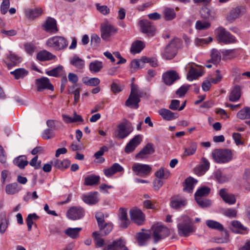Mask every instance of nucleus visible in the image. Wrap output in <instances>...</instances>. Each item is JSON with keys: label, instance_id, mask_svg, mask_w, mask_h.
<instances>
[{"label": "nucleus", "instance_id": "f257e3e1", "mask_svg": "<svg viewBox=\"0 0 250 250\" xmlns=\"http://www.w3.org/2000/svg\"><path fill=\"white\" fill-rule=\"evenodd\" d=\"M178 233L181 237H187L195 232L196 228L188 216L183 215L178 219Z\"/></svg>", "mask_w": 250, "mask_h": 250}, {"label": "nucleus", "instance_id": "f03ea898", "mask_svg": "<svg viewBox=\"0 0 250 250\" xmlns=\"http://www.w3.org/2000/svg\"><path fill=\"white\" fill-rule=\"evenodd\" d=\"M212 156L217 163H226L232 159V154L228 149H217L212 152Z\"/></svg>", "mask_w": 250, "mask_h": 250}, {"label": "nucleus", "instance_id": "7ed1b4c3", "mask_svg": "<svg viewBox=\"0 0 250 250\" xmlns=\"http://www.w3.org/2000/svg\"><path fill=\"white\" fill-rule=\"evenodd\" d=\"M217 41L224 44H231L236 42V38L223 27H219L215 30Z\"/></svg>", "mask_w": 250, "mask_h": 250}, {"label": "nucleus", "instance_id": "20e7f679", "mask_svg": "<svg viewBox=\"0 0 250 250\" xmlns=\"http://www.w3.org/2000/svg\"><path fill=\"white\" fill-rule=\"evenodd\" d=\"M133 129V128L131 123L125 120L117 125L116 129L113 133V135L117 138L123 139L128 136L132 131Z\"/></svg>", "mask_w": 250, "mask_h": 250}, {"label": "nucleus", "instance_id": "39448f33", "mask_svg": "<svg viewBox=\"0 0 250 250\" xmlns=\"http://www.w3.org/2000/svg\"><path fill=\"white\" fill-rule=\"evenodd\" d=\"M46 45L56 51H61L67 47L68 42L66 39L63 37L54 36L46 41Z\"/></svg>", "mask_w": 250, "mask_h": 250}, {"label": "nucleus", "instance_id": "423d86ee", "mask_svg": "<svg viewBox=\"0 0 250 250\" xmlns=\"http://www.w3.org/2000/svg\"><path fill=\"white\" fill-rule=\"evenodd\" d=\"M153 230L152 236L154 238V242L157 243L161 239H164L170 234L169 229L164 225H154L152 227Z\"/></svg>", "mask_w": 250, "mask_h": 250}, {"label": "nucleus", "instance_id": "0eeeda50", "mask_svg": "<svg viewBox=\"0 0 250 250\" xmlns=\"http://www.w3.org/2000/svg\"><path fill=\"white\" fill-rule=\"evenodd\" d=\"M132 169L136 175L146 177L150 174L152 168L148 165L134 163L132 167Z\"/></svg>", "mask_w": 250, "mask_h": 250}, {"label": "nucleus", "instance_id": "6e6552de", "mask_svg": "<svg viewBox=\"0 0 250 250\" xmlns=\"http://www.w3.org/2000/svg\"><path fill=\"white\" fill-rule=\"evenodd\" d=\"M139 26L141 31L147 36H153L156 33V28L152 23L147 20H142L139 21Z\"/></svg>", "mask_w": 250, "mask_h": 250}, {"label": "nucleus", "instance_id": "1a4fd4ad", "mask_svg": "<svg viewBox=\"0 0 250 250\" xmlns=\"http://www.w3.org/2000/svg\"><path fill=\"white\" fill-rule=\"evenodd\" d=\"M84 214V209L80 207H72L70 208L66 213L67 217L72 220H76L82 218Z\"/></svg>", "mask_w": 250, "mask_h": 250}, {"label": "nucleus", "instance_id": "9d476101", "mask_svg": "<svg viewBox=\"0 0 250 250\" xmlns=\"http://www.w3.org/2000/svg\"><path fill=\"white\" fill-rule=\"evenodd\" d=\"M117 31L116 28L108 23L103 24L101 27V38L105 41H108L109 38Z\"/></svg>", "mask_w": 250, "mask_h": 250}, {"label": "nucleus", "instance_id": "9b49d317", "mask_svg": "<svg viewBox=\"0 0 250 250\" xmlns=\"http://www.w3.org/2000/svg\"><path fill=\"white\" fill-rule=\"evenodd\" d=\"M187 204V199L179 195H175L170 198V207L175 209H180L185 207Z\"/></svg>", "mask_w": 250, "mask_h": 250}, {"label": "nucleus", "instance_id": "f8f14e48", "mask_svg": "<svg viewBox=\"0 0 250 250\" xmlns=\"http://www.w3.org/2000/svg\"><path fill=\"white\" fill-rule=\"evenodd\" d=\"M36 84L37 90L42 91L44 89H48L53 91L54 87L51 83L49 79L47 77H42L36 80Z\"/></svg>", "mask_w": 250, "mask_h": 250}, {"label": "nucleus", "instance_id": "ddd939ff", "mask_svg": "<svg viewBox=\"0 0 250 250\" xmlns=\"http://www.w3.org/2000/svg\"><path fill=\"white\" fill-rule=\"evenodd\" d=\"M131 220L137 224L141 225L145 221V215L142 211L139 209H132L129 211Z\"/></svg>", "mask_w": 250, "mask_h": 250}, {"label": "nucleus", "instance_id": "4468645a", "mask_svg": "<svg viewBox=\"0 0 250 250\" xmlns=\"http://www.w3.org/2000/svg\"><path fill=\"white\" fill-rule=\"evenodd\" d=\"M246 12L245 8L243 6H239L232 9L227 17L228 21L232 22L236 19L242 16Z\"/></svg>", "mask_w": 250, "mask_h": 250}, {"label": "nucleus", "instance_id": "2eb2a0df", "mask_svg": "<svg viewBox=\"0 0 250 250\" xmlns=\"http://www.w3.org/2000/svg\"><path fill=\"white\" fill-rule=\"evenodd\" d=\"M179 79L180 77L178 73L174 70L167 71L163 75V79L165 83L168 85H171Z\"/></svg>", "mask_w": 250, "mask_h": 250}, {"label": "nucleus", "instance_id": "dca6fc26", "mask_svg": "<svg viewBox=\"0 0 250 250\" xmlns=\"http://www.w3.org/2000/svg\"><path fill=\"white\" fill-rule=\"evenodd\" d=\"M177 49L174 42H171L167 44L163 53V57L166 59H171L176 54Z\"/></svg>", "mask_w": 250, "mask_h": 250}, {"label": "nucleus", "instance_id": "f3484780", "mask_svg": "<svg viewBox=\"0 0 250 250\" xmlns=\"http://www.w3.org/2000/svg\"><path fill=\"white\" fill-rule=\"evenodd\" d=\"M154 152V148L152 144H147L146 146L136 155V159H143L147 158L149 155Z\"/></svg>", "mask_w": 250, "mask_h": 250}, {"label": "nucleus", "instance_id": "a211bd4d", "mask_svg": "<svg viewBox=\"0 0 250 250\" xmlns=\"http://www.w3.org/2000/svg\"><path fill=\"white\" fill-rule=\"evenodd\" d=\"M158 113L164 120L168 121L175 120L179 116L178 113L173 112L166 108L159 109Z\"/></svg>", "mask_w": 250, "mask_h": 250}, {"label": "nucleus", "instance_id": "6ab92c4d", "mask_svg": "<svg viewBox=\"0 0 250 250\" xmlns=\"http://www.w3.org/2000/svg\"><path fill=\"white\" fill-rule=\"evenodd\" d=\"M151 238V233L149 231L139 232L136 234L135 238L138 244L142 246L146 245Z\"/></svg>", "mask_w": 250, "mask_h": 250}, {"label": "nucleus", "instance_id": "aec40b11", "mask_svg": "<svg viewBox=\"0 0 250 250\" xmlns=\"http://www.w3.org/2000/svg\"><path fill=\"white\" fill-rule=\"evenodd\" d=\"M104 250H128L125 245V242L121 239L116 240L107 247Z\"/></svg>", "mask_w": 250, "mask_h": 250}, {"label": "nucleus", "instance_id": "412c9836", "mask_svg": "<svg viewBox=\"0 0 250 250\" xmlns=\"http://www.w3.org/2000/svg\"><path fill=\"white\" fill-rule=\"evenodd\" d=\"M42 26L43 29L48 32L56 33L58 31L56 21L51 18H48Z\"/></svg>", "mask_w": 250, "mask_h": 250}, {"label": "nucleus", "instance_id": "4be33fe9", "mask_svg": "<svg viewBox=\"0 0 250 250\" xmlns=\"http://www.w3.org/2000/svg\"><path fill=\"white\" fill-rule=\"evenodd\" d=\"M141 95H129L125 102V105L130 108H138L140 102Z\"/></svg>", "mask_w": 250, "mask_h": 250}, {"label": "nucleus", "instance_id": "5701e85b", "mask_svg": "<svg viewBox=\"0 0 250 250\" xmlns=\"http://www.w3.org/2000/svg\"><path fill=\"white\" fill-rule=\"evenodd\" d=\"M200 15L203 19L208 20H213L216 17L215 11L207 7H203L201 9Z\"/></svg>", "mask_w": 250, "mask_h": 250}, {"label": "nucleus", "instance_id": "b1692460", "mask_svg": "<svg viewBox=\"0 0 250 250\" xmlns=\"http://www.w3.org/2000/svg\"><path fill=\"white\" fill-rule=\"evenodd\" d=\"M56 58L55 55L45 50L41 51L37 54V59L40 61H47L54 60Z\"/></svg>", "mask_w": 250, "mask_h": 250}, {"label": "nucleus", "instance_id": "393cba45", "mask_svg": "<svg viewBox=\"0 0 250 250\" xmlns=\"http://www.w3.org/2000/svg\"><path fill=\"white\" fill-rule=\"evenodd\" d=\"M230 229L232 231L236 233H243L247 231V228L243 226L241 223L237 221H232L230 223Z\"/></svg>", "mask_w": 250, "mask_h": 250}, {"label": "nucleus", "instance_id": "a878e982", "mask_svg": "<svg viewBox=\"0 0 250 250\" xmlns=\"http://www.w3.org/2000/svg\"><path fill=\"white\" fill-rule=\"evenodd\" d=\"M119 219L121 221L120 227L122 228H126L129 224V221L127 216V210L120 208L119 214Z\"/></svg>", "mask_w": 250, "mask_h": 250}, {"label": "nucleus", "instance_id": "bb28decb", "mask_svg": "<svg viewBox=\"0 0 250 250\" xmlns=\"http://www.w3.org/2000/svg\"><path fill=\"white\" fill-rule=\"evenodd\" d=\"M241 88L239 85H236L232 89L229 95V100L235 102L239 100L241 95Z\"/></svg>", "mask_w": 250, "mask_h": 250}, {"label": "nucleus", "instance_id": "cd10ccee", "mask_svg": "<svg viewBox=\"0 0 250 250\" xmlns=\"http://www.w3.org/2000/svg\"><path fill=\"white\" fill-rule=\"evenodd\" d=\"M219 195L223 200L229 204H234L236 202V199L234 195L228 194L226 189L222 188L220 190Z\"/></svg>", "mask_w": 250, "mask_h": 250}, {"label": "nucleus", "instance_id": "c85d7f7f", "mask_svg": "<svg viewBox=\"0 0 250 250\" xmlns=\"http://www.w3.org/2000/svg\"><path fill=\"white\" fill-rule=\"evenodd\" d=\"M70 64L79 70L83 69L85 66V61L77 55L74 56L70 60Z\"/></svg>", "mask_w": 250, "mask_h": 250}, {"label": "nucleus", "instance_id": "c756f323", "mask_svg": "<svg viewBox=\"0 0 250 250\" xmlns=\"http://www.w3.org/2000/svg\"><path fill=\"white\" fill-rule=\"evenodd\" d=\"M197 147V144L196 142L194 141L190 142L188 144V146L184 149V156L187 157L193 155L196 151Z\"/></svg>", "mask_w": 250, "mask_h": 250}, {"label": "nucleus", "instance_id": "7c9ffc66", "mask_svg": "<svg viewBox=\"0 0 250 250\" xmlns=\"http://www.w3.org/2000/svg\"><path fill=\"white\" fill-rule=\"evenodd\" d=\"M203 74V71L201 69L198 70L193 67H191L187 74V79L191 81L193 80L197 79Z\"/></svg>", "mask_w": 250, "mask_h": 250}, {"label": "nucleus", "instance_id": "2f4dec72", "mask_svg": "<svg viewBox=\"0 0 250 250\" xmlns=\"http://www.w3.org/2000/svg\"><path fill=\"white\" fill-rule=\"evenodd\" d=\"M21 189V187L17 183L8 184L5 187V192L7 194L13 195L18 193Z\"/></svg>", "mask_w": 250, "mask_h": 250}, {"label": "nucleus", "instance_id": "473e14b6", "mask_svg": "<svg viewBox=\"0 0 250 250\" xmlns=\"http://www.w3.org/2000/svg\"><path fill=\"white\" fill-rule=\"evenodd\" d=\"M8 222L6 220L5 212L1 211L0 212V234H3L5 233L8 228Z\"/></svg>", "mask_w": 250, "mask_h": 250}, {"label": "nucleus", "instance_id": "72a5a7b5", "mask_svg": "<svg viewBox=\"0 0 250 250\" xmlns=\"http://www.w3.org/2000/svg\"><path fill=\"white\" fill-rule=\"evenodd\" d=\"M13 163L20 169H23L28 165V162L25 156L21 155L15 158L13 160Z\"/></svg>", "mask_w": 250, "mask_h": 250}, {"label": "nucleus", "instance_id": "f704fd0d", "mask_svg": "<svg viewBox=\"0 0 250 250\" xmlns=\"http://www.w3.org/2000/svg\"><path fill=\"white\" fill-rule=\"evenodd\" d=\"M42 11L40 8L28 9L25 11L26 16L31 19H34L42 15Z\"/></svg>", "mask_w": 250, "mask_h": 250}, {"label": "nucleus", "instance_id": "c9c22d12", "mask_svg": "<svg viewBox=\"0 0 250 250\" xmlns=\"http://www.w3.org/2000/svg\"><path fill=\"white\" fill-rule=\"evenodd\" d=\"M83 200L84 203L89 205L96 204L99 200L97 196V193H90L88 195L83 196Z\"/></svg>", "mask_w": 250, "mask_h": 250}, {"label": "nucleus", "instance_id": "e433bc0d", "mask_svg": "<svg viewBox=\"0 0 250 250\" xmlns=\"http://www.w3.org/2000/svg\"><path fill=\"white\" fill-rule=\"evenodd\" d=\"M16 80L23 79L28 74V70L23 68H18L10 72Z\"/></svg>", "mask_w": 250, "mask_h": 250}, {"label": "nucleus", "instance_id": "4c0bfd02", "mask_svg": "<svg viewBox=\"0 0 250 250\" xmlns=\"http://www.w3.org/2000/svg\"><path fill=\"white\" fill-rule=\"evenodd\" d=\"M7 58L12 62L11 63H8L6 61H4V62L6 64L9 68L12 65V63L13 65H15L22 61L21 57L14 53H12V52H10L9 55L7 56Z\"/></svg>", "mask_w": 250, "mask_h": 250}, {"label": "nucleus", "instance_id": "58836bf2", "mask_svg": "<svg viewBox=\"0 0 250 250\" xmlns=\"http://www.w3.org/2000/svg\"><path fill=\"white\" fill-rule=\"evenodd\" d=\"M70 161L67 159H64L63 160L56 159L54 162L53 165L57 168L63 170L67 168L70 165Z\"/></svg>", "mask_w": 250, "mask_h": 250}, {"label": "nucleus", "instance_id": "ea45409f", "mask_svg": "<svg viewBox=\"0 0 250 250\" xmlns=\"http://www.w3.org/2000/svg\"><path fill=\"white\" fill-rule=\"evenodd\" d=\"M100 176L95 175H88L84 178V184L86 186L97 185L100 181Z\"/></svg>", "mask_w": 250, "mask_h": 250}, {"label": "nucleus", "instance_id": "a19ab883", "mask_svg": "<svg viewBox=\"0 0 250 250\" xmlns=\"http://www.w3.org/2000/svg\"><path fill=\"white\" fill-rule=\"evenodd\" d=\"M144 47L145 44L143 42L137 41L132 43L130 48V52L132 54L140 53Z\"/></svg>", "mask_w": 250, "mask_h": 250}, {"label": "nucleus", "instance_id": "79ce46f5", "mask_svg": "<svg viewBox=\"0 0 250 250\" xmlns=\"http://www.w3.org/2000/svg\"><path fill=\"white\" fill-rule=\"evenodd\" d=\"M211 59L208 62H211L214 64L218 63L221 60V54L219 51L216 49L213 48L211 50Z\"/></svg>", "mask_w": 250, "mask_h": 250}, {"label": "nucleus", "instance_id": "37998d69", "mask_svg": "<svg viewBox=\"0 0 250 250\" xmlns=\"http://www.w3.org/2000/svg\"><path fill=\"white\" fill-rule=\"evenodd\" d=\"M210 188L207 187H203L199 188L195 193V199L202 198L208 195Z\"/></svg>", "mask_w": 250, "mask_h": 250}, {"label": "nucleus", "instance_id": "c03bdc74", "mask_svg": "<svg viewBox=\"0 0 250 250\" xmlns=\"http://www.w3.org/2000/svg\"><path fill=\"white\" fill-rule=\"evenodd\" d=\"M108 148L106 146H103L101 147L99 150L94 154V157L97 160V162L99 163H103L104 162L105 159L102 156L103 155L104 152H107Z\"/></svg>", "mask_w": 250, "mask_h": 250}, {"label": "nucleus", "instance_id": "a18cd8bd", "mask_svg": "<svg viewBox=\"0 0 250 250\" xmlns=\"http://www.w3.org/2000/svg\"><path fill=\"white\" fill-rule=\"evenodd\" d=\"M103 67V62L99 61L92 62L89 65L90 71L95 73L99 72Z\"/></svg>", "mask_w": 250, "mask_h": 250}, {"label": "nucleus", "instance_id": "49530a36", "mask_svg": "<svg viewBox=\"0 0 250 250\" xmlns=\"http://www.w3.org/2000/svg\"><path fill=\"white\" fill-rule=\"evenodd\" d=\"M81 230L82 228H69L65 230V233L71 238L75 239L78 237Z\"/></svg>", "mask_w": 250, "mask_h": 250}, {"label": "nucleus", "instance_id": "de8ad7c7", "mask_svg": "<svg viewBox=\"0 0 250 250\" xmlns=\"http://www.w3.org/2000/svg\"><path fill=\"white\" fill-rule=\"evenodd\" d=\"M237 117L241 120L250 119V107H246L241 109L237 113Z\"/></svg>", "mask_w": 250, "mask_h": 250}, {"label": "nucleus", "instance_id": "09e8293b", "mask_svg": "<svg viewBox=\"0 0 250 250\" xmlns=\"http://www.w3.org/2000/svg\"><path fill=\"white\" fill-rule=\"evenodd\" d=\"M206 225L209 228L217 229L219 231L224 230L223 225L217 221L208 220L206 221Z\"/></svg>", "mask_w": 250, "mask_h": 250}, {"label": "nucleus", "instance_id": "8fccbe9b", "mask_svg": "<svg viewBox=\"0 0 250 250\" xmlns=\"http://www.w3.org/2000/svg\"><path fill=\"white\" fill-rule=\"evenodd\" d=\"M80 92V88L77 85L72 86L69 90V93L74 95V104H77L79 101Z\"/></svg>", "mask_w": 250, "mask_h": 250}, {"label": "nucleus", "instance_id": "3c124183", "mask_svg": "<svg viewBox=\"0 0 250 250\" xmlns=\"http://www.w3.org/2000/svg\"><path fill=\"white\" fill-rule=\"evenodd\" d=\"M92 234L97 247H102L105 244L104 240L101 237V233L95 231Z\"/></svg>", "mask_w": 250, "mask_h": 250}, {"label": "nucleus", "instance_id": "603ef678", "mask_svg": "<svg viewBox=\"0 0 250 250\" xmlns=\"http://www.w3.org/2000/svg\"><path fill=\"white\" fill-rule=\"evenodd\" d=\"M164 17L166 20L170 21L176 17V13L173 9L166 8L164 11Z\"/></svg>", "mask_w": 250, "mask_h": 250}, {"label": "nucleus", "instance_id": "864d4df0", "mask_svg": "<svg viewBox=\"0 0 250 250\" xmlns=\"http://www.w3.org/2000/svg\"><path fill=\"white\" fill-rule=\"evenodd\" d=\"M194 186V179L192 178H188L185 181L184 190L189 193L192 191Z\"/></svg>", "mask_w": 250, "mask_h": 250}, {"label": "nucleus", "instance_id": "5fc2aeb1", "mask_svg": "<svg viewBox=\"0 0 250 250\" xmlns=\"http://www.w3.org/2000/svg\"><path fill=\"white\" fill-rule=\"evenodd\" d=\"M62 69L63 67L61 65H60L51 70L46 71V74L50 76L58 77L62 73Z\"/></svg>", "mask_w": 250, "mask_h": 250}, {"label": "nucleus", "instance_id": "6e6d98bb", "mask_svg": "<svg viewBox=\"0 0 250 250\" xmlns=\"http://www.w3.org/2000/svg\"><path fill=\"white\" fill-rule=\"evenodd\" d=\"M169 171L164 168L161 167L155 172V176L159 179H167L169 176Z\"/></svg>", "mask_w": 250, "mask_h": 250}, {"label": "nucleus", "instance_id": "4d7b16f0", "mask_svg": "<svg viewBox=\"0 0 250 250\" xmlns=\"http://www.w3.org/2000/svg\"><path fill=\"white\" fill-rule=\"evenodd\" d=\"M83 81L86 85L92 86H96L100 83V80L98 78H92L89 79H88V78H84Z\"/></svg>", "mask_w": 250, "mask_h": 250}, {"label": "nucleus", "instance_id": "13d9d810", "mask_svg": "<svg viewBox=\"0 0 250 250\" xmlns=\"http://www.w3.org/2000/svg\"><path fill=\"white\" fill-rule=\"evenodd\" d=\"M113 226L111 223L105 224L104 226L100 228V233L102 235H106L112 229Z\"/></svg>", "mask_w": 250, "mask_h": 250}, {"label": "nucleus", "instance_id": "bf43d9fd", "mask_svg": "<svg viewBox=\"0 0 250 250\" xmlns=\"http://www.w3.org/2000/svg\"><path fill=\"white\" fill-rule=\"evenodd\" d=\"M198 205L201 208H207L211 205V201L207 199L197 198L195 199Z\"/></svg>", "mask_w": 250, "mask_h": 250}, {"label": "nucleus", "instance_id": "052dcab7", "mask_svg": "<svg viewBox=\"0 0 250 250\" xmlns=\"http://www.w3.org/2000/svg\"><path fill=\"white\" fill-rule=\"evenodd\" d=\"M214 176L217 181L220 183L226 182L228 180V178L226 176L223 175L219 170L215 172Z\"/></svg>", "mask_w": 250, "mask_h": 250}, {"label": "nucleus", "instance_id": "680f3d73", "mask_svg": "<svg viewBox=\"0 0 250 250\" xmlns=\"http://www.w3.org/2000/svg\"><path fill=\"white\" fill-rule=\"evenodd\" d=\"M222 213L229 218L235 217L237 215V210L234 208H227L222 210Z\"/></svg>", "mask_w": 250, "mask_h": 250}, {"label": "nucleus", "instance_id": "e2e57ef3", "mask_svg": "<svg viewBox=\"0 0 250 250\" xmlns=\"http://www.w3.org/2000/svg\"><path fill=\"white\" fill-rule=\"evenodd\" d=\"M95 218L97 220L99 229L106 224L104 220V215L102 212H97L95 214Z\"/></svg>", "mask_w": 250, "mask_h": 250}, {"label": "nucleus", "instance_id": "0e129e2a", "mask_svg": "<svg viewBox=\"0 0 250 250\" xmlns=\"http://www.w3.org/2000/svg\"><path fill=\"white\" fill-rule=\"evenodd\" d=\"M196 29L198 30H204L208 28L210 26V24L207 21H197L195 24Z\"/></svg>", "mask_w": 250, "mask_h": 250}, {"label": "nucleus", "instance_id": "69168bd1", "mask_svg": "<svg viewBox=\"0 0 250 250\" xmlns=\"http://www.w3.org/2000/svg\"><path fill=\"white\" fill-rule=\"evenodd\" d=\"M140 61L143 63L148 62L152 67H156L157 65V60L155 58H148L146 57H142Z\"/></svg>", "mask_w": 250, "mask_h": 250}, {"label": "nucleus", "instance_id": "338daca9", "mask_svg": "<svg viewBox=\"0 0 250 250\" xmlns=\"http://www.w3.org/2000/svg\"><path fill=\"white\" fill-rule=\"evenodd\" d=\"M189 87V85H182L176 91V94L179 97H183L187 93Z\"/></svg>", "mask_w": 250, "mask_h": 250}, {"label": "nucleus", "instance_id": "774afa93", "mask_svg": "<svg viewBox=\"0 0 250 250\" xmlns=\"http://www.w3.org/2000/svg\"><path fill=\"white\" fill-rule=\"evenodd\" d=\"M10 6V0H2V2L0 6V11L2 14H5L8 9Z\"/></svg>", "mask_w": 250, "mask_h": 250}]
</instances>
